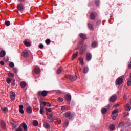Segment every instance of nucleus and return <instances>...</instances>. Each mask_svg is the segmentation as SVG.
<instances>
[{
    "instance_id": "nucleus-27",
    "label": "nucleus",
    "mask_w": 131,
    "mask_h": 131,
    "mask_svg": "<svg viewBox=\"0 0 131 131\" xmlns=\"http://www.w3.org/2000/svg\"><path fill=\"white\" fill-rule=\"evenodd\" d=\"M47 118L48 119L50 120V122H53L54 121V119L53 118V117L49 115L47 116Z\"/></svg>"
},
{
    "instance_id": "nucleus-16",
    "label": "nucleus",
    "mask_w": 131,
    "mask_h": 131,
    "mask_svg": "<svg viewBox=\"0 0 131 131\" xmlns=\"http://www.w3.org/2000/svg\"><path fill=\"white\" fill-rule=\"evenodd\" d=\"M34 72L36 74H39L40 72V68L39 67H36L35 68H34Z\"/></svg>"
},
{
    "instance_id": "nucleus-57",
    "label": "nucleus",
    "mask_w": 131,
    "mask_h": 131,
    "mask_svg": "<svg viewBox=\"0 0 131 131\" xmlns=\"http://www.w3.org/2000/svg\"><path fill=\"white\" fill-rule=\"evenodd\" d=\"M26 0H18V1L20 3H24L25 2Z\"/></svg>"
},
{
    "instance_id": "nucleus-3",
    "label": "nucleus",
    "mask_w": 131,
    "mask_h": 131,
    "mask_svg": "<svg viewBox=\"0 0 131 131\" xmlns=\"http://www.w3.org/2000/svg\"><path fill=\"white\" fill-rule=\"evenodd\" d=\"M112 117L113 120L116 119L117 117L118 116V110L115 109L112 111Z\"/></svg>"
},
{
    "instance_id": "nucleus-25",
    "label": "nucleus",
    "mask_w": 131,
    "mask_h": 131,
    "mask_svg": "<svg viewBox=\"0 0 131 131\" xmlns=\"http://www.w3.org/2000/svg\"><path fill=\"white\" fill-rule=\"evenodd\" d=\"M62 71V67H60L57 70V74L58 75H60Z\"/></svg>"
},
{
    "instance_id": "nucleus-48",
    "label": "nucleus",
    "mask_w": 131,
    "mask_h": 131,
    "mask_svg": "<svg viewBox=\"0 0 131 131\" xmlns=\"http://www.w3.org/2000/svg\"><path fill=\"white\" fill-rule=\"evenodd\" d=\"M11 124H12V126H14L16 124V122L15 121H14V120H12Z\"/></svg>"
},
{
    "instance_id": "nucleus-23",
    "label": "nucleus",
    "mask_w": 131,
    "mask_h": 131,
    "mask_svg": "<svg viewBox=\"0 0 131 131\" xmlns=\"http://www.w3.org/2000/svg\"><path fill=\"white\" fill-rule=\"evenodd\" d=\"M44 127L46 128V129H49L50 126L49 125V123H48L47 122H45L44 123Z\"/></svg>"
},
{
    "instance_id": "nucleus-12",
    "label": "nucleus",
    "mask_w": 131,
    "mask_h": 131,
    "mask_svg": "<svg viewBox=\"0 0 131 131\" xmlns=\"http://www.w3.org/2000/svg\"><path fill=\"white\" fill-rule=\"evenodd\" d=\"M92 59V54L88 53L86 54V60L88 61H90Z\"/></svg>"
},
{
    "instance_id": "nucleus-56",
    "label": "nucleus",
    "mask_w": 131,
    "mask_h": 131,
    "mask_svg": "<svg viewBox=\"0 0 131 131\" xmlns=\"http://www.w3.org/2000/svg\"><path fill=\"white\" fill-rule=\"evenodd\" d=\"M13 129H16V128H17V124H15L14 125H13Z\"/></svg>"
},
{
    "instance_id": "nucleus-9",
    "label": "nucleus",
    "mask_w": 131,
    "mask_h": 131,
    "mask_svg": "<svg viewBox=\"0 0 131 131\" xmlns=\"http://www.w3.org/2000/svg\"><path fill=\"white\" fill-rule=\"evenodd\" d=\"M0 124L2 126V128H3V129H6V124L5 121H4L3 120H1L0 121Z\"/></svg>"
},
{
    "instance_id": "nucleus-33",
    "label": "nucleus",
    "mask_w": 131,
    "mask_h": 131,
    "mask_svg": "<svg viewBox=\"0 0 131 131\" xmlns=\"http://www.w3.org/2000/svg\"><path fill=\"white\" fill-rule=\"evenodd\" d=\"M108 111V110L106 108H102L101 110V113L102 114H106Z\"/></svg>"
},
{
    "instance_id": "nucleus-55",
    "label": "nucleus",
    "mask_w": 131,
    "mask_h": 131,
    "mask_svg": "<svg viewBox=\"0 0 131 131\" xmlns=\"http://www.w3.org/2000/svg\"><path fill=\"white\" fill-rule=\"evenodd\" d=\"M58 101L59 102H63V99L61 98H58Z\"/></svg>"
},
{
    "instance_id": "nucleus-45",
    "label": "nucleus",
    "mask_w": 131,
    "mask_h": 131,
    "mask_svg": "<svg viewBox=\"0 0 131 131\" xmlns=\"http://www.w3.org/2000/svg\"><path fill=\"white\" fill-rule=\"evenodd\" d=\"M100 4V1L99 0H95V4L97 6H99Z\"/></svg>"
},
{
    "instance_id": "nucleus-62",
    "label": "nucleus",
    "mask_w": 131,
    "mask_h": 131,
    "mask_svg": "<svg viewBox=\"0 0 131 131\" xmlns=\"http://www.w3.org/2000/svg\"><path fill=\"white\" fill-rule=\"evenodd\" d=\"M129 115V113H127V114L125 115V116H128Z\"/></svg>"
},
{
    "instance_id": "nucleus-19",
    "label": "nucleus",
    "mask_w": 131,
    "mask_h": 131,
    "mask_svg": "<svg viewBox=\"0 0 131 131\" xmlns=\"http://www.w3.org/2000/svg\"><path fill=\"white\" fill-rule=\"evenodd\" d=\"M26 111L28 114H31L32 112V108L31 106H29L26 108Z\"/></svg>"
},
{
    "instance_id": "nucleus-26",
    "label": "nucleus",
    "mask_w": 131,
    "mask_h": 131,
    "mask_svg": "<svg viewBox=\"0 0 131 131\" xmlns=\"http://www.w3.org/2000/svg\"><path fill=\"white\" fill-rule=\"evenodd\" d=\"M98 46V43L96 41H94L92 43L91 46L93 48H96Z\"/></svg>"
},
{
    "instance_id": "nucleus-6",
    "label": "nucleus",
    "mask_w": 131,
    "mask_h": 131,
    "mask_svg": "<svg viewBox=\"0 0 131 131\" xmlns=\"http://www.w3.org/2000/svg\"><path fill=\"white\" fill-rule=\"evenodd\" d=\"M123 83V79L122 78H118L116 81V85L120 86Z\"/></svg>"
},
{
    "instance_id": "nucleus-40",
    "label": "nucleus",
    "mask_w": 131,
    "mask_h": 131,
    "mask_svg": "<svg viewBox=\"0 0 131 131\" xmlns=\"http://www.w3.org/2000/svg\"><path fill=\"white\" fill-rule=\"evenodd\" d=\"M46 43L47 45H49L51 43V40L49 39H47L46 40Z\"/></svg>"
},
{
    "instance_id": "nucleus-18",
    "label": "nucleus",
    "mask_w": 131,
    "mask_h": 131,
    "mask_svg": "<svg viewBox=\"0 0 131 131\" xmlns=\"http://www.w3.org/2000/svg\"><path fill=\"white\" fill-rule=\"evenodd\" d=\"M20 85L21 88L23 89H25L27 86V84L26 83V82H24V81L20 82Z\"/></svg>"
},
{
    "instance_id": "nucleus-46",
    "label": "nucleus",
    "mask_w": 131,
    "mask_h": 131,
    "mask_svg": "<svg viewBox=\"0 0 131 131\" xmlns=\"http://www.w3.org/2000/svg\"><path fill=\"white\" fill-rule=\"evenodd\" d=\"M9 66L11 68H13L14 66V62H11L10 63H9Z\"/></svg>"
},
{
    "instance_id": "nucleus-37",
    "label": "nucleus",
    "mask_w": 131,
    "mask_h": 131,
    "mask_svg": "<svg viewBox=\"0 0 131 131\" xmlns=\"http://www.w3.org/2000/svg\"><path fill=\"white\" fill-rule=\"evenodd\" d=\"M24 44L27 47H30V43L29 42L27 41H25Z\"/></svg>"
},
{
    "instance_id": "nucleus-36",
    "label": "nucleus",
    "mask_w": 131,
    "mask_h": 131,
    "mask_svg": "<svg viewBox=\"0 0 131 131\" xmlns=\"http://www.w3.org/2000/svg\"><path fill=\"white\" fill-rule=\"evenodd\" d=\"M69 110V108L67 106H62V108H61L62 111H64V110L68 111Z\"/></svg>"
},
{
    "instance_id": "nucleus-41",
    "label": "nucleus",
    "mask_w": 131,
    "mask_h": 131,
    "mask_svg": "<svg viewBox=\"0 0 131 131\" xmlns=\"http://www.w3.org/2000/svg\"><path fill=\"white\" fill-rule=\"evenodd\" d=\"M13 71L14 73H17V72H18V69H17V68H13Z\"/></svg>"
},
{
    "instance_id": "nucleus-1",
    "label": "nucleus",
    "mask_w": 131,
    "mask_h": 131,
    "mask_svg": "<svg viewBox=\"0 0 131 131\" xmlns=\"http://www.w3.org/2000/svg\"><path fill=\"white\" fill-rule=\"evenodd\" d=\"M87 49V45L84 44L83 40L80 41L78 46L75 48L76 50L79 49V53L80 55H82L85 52Z\"/></svg>"
},
{
    "instance_id": "nucleus-13",
    "label": "nucleus",
    "mask_w": 131,
    "mask_h": 131,
    "mask_svg": "<svg viewBox=\"0 0 131 131\" xmlns=\"http://www.w3.org/2000/svg\"><path fill=\"white\" fill-rule=\"evenodd\" d=\"M117 99V96L116 95H113L112 96L110 99H109V101L110 102H113L115 101H116V100Z\"/></svg>"
},
{
    "instance_id": "nucleus-10",
    "label": "nucleus",
    "mask_w": 131,
    "mask_h": 131,
    "mask_svg": "<svg viewBox=\"0 0 131 131\" xmlns=\"http://www.w3.org/2000/svg\"><path fill=\"white\" fill-rule=\"evenodd\" d=\"M10 98L12 101H14L15 100V97H16V94H15V93L13 92H10Z\"/></svg>"
},
{
    "instance_id": "nucleus-14",
    "label": "nucleus",
    "mask_w": 131,
    "mask_h": 131,
    "mask_svg": "<svg viewBox=\"0 0 131 131\" xmlns=\"http://www.w3.org/2000/svg\"><path fill=\"white\" fill-rule=\"evenodd\" d=\"M6 55V51H4V50H2L1 52H0V57L1 58H3Z\"/></svg>"
},
{
    "instance_id": "nucleus-64",
    "label": "nucleus",
    "mask_w": 131,
    "mask_h": 131,
    "mask_svg": "<svg viewBox=\"0 0 131 131\" xmlns=\"http://www.w3.org/2000/svg\"><path fill=\"white\" fill-rule=\"evenodd\" d=\"M128 125L129 126H131V123H128Z\"/></svg>"
},
{
    "instance_id": "nucleus-63",
    "label": "nucleus",
    "mask_w": 131,
    "mask_h": 131,
    "mask_svg": "<svg viewBox=\"0 0 131 131\" xmlns=\"http://www.w3.org/2000/svg\"><path fill=\"white\" fill-rule=\"evenodd\" d=\"M57 93H59V94H61L62 93L61 91H59Z\"/></svg>"
},
{
    "instance_id": "nucleus-35",
    "label": "nucleus",
    "mask_w": 131,
    "mask_h": 131,
    "mask_svg": "<svg viewBox=\"0 0 131 131\" xmlns=\"http://www.w3.org/2000/svg\"><path fill=\"white\" fill-rule=\"evenodd\" d=\"M33 124L34 126H37L38 125V122L37 121L34 120V121L33 122Z\"/></svg>"
},
{
    "instance_id": "nucleus-22",
    "label": "nucleus",
    "mask_w": 131,
    "mask_h": 131,
    "mask_svg": "<svg viewBox=\"0 0 131 131\" xmlns=\"http://www.w3.org/2000/svg\"><path fill=\"white\" fill-rule=\"evenodd\" d=\"M95 18H96V16L95 15V13L93 12L91 13L90 14L91 20H95Z\"/></svg>"
},
{
    "instance_id": "nucleus-39",
    "label": "nucleus",
    "mask_w": 131,
    "mask_h": 131,
    "mask_svg": "<svg viewBox=\"0 0 131 131\" xmlns=\"http://www.w3.org/2000/svg\"><path fill=\"white\" fill-rule=\"evenodd\" d=\"M6 81L8 84H10V83H11V82L12 81V79H10V78H9L8 79H7Z\"/></svg>"
},
{
    "instance_id": "nucleus-11",
    "label": "nucleus",
    "mask_w": 131,
    "mask_h": 131,
    "mask_svg": "<svg viewBox=\"0 0 131 131\" xmlns=\"http://www.w3.org/2000/svg\"><path fill=\"white\" fill-rule=\"evenodd\" d=\"M79 37L82 40H86L87 39L86 35L84 33H80Z\"/></svg>"
},
{
    "instance_id": "nucleus-5",
    "label": "nucleus",
    "mask_w": 131,
    "mask_h": 131,
    "mask_svg": "<svg viewBox=\"0 0 131 131\" xmlns=\"http://www.w3.org/2000/svg\"><path fill=\"white\" fill-rule=\"evenodd\" d=\"M48 91H43L42 92L41 91H39L38 93H37V95L38 96H43V97H45L46 96H47L48 95Z\"/></svg>"
},
{
    "instance_id": "nucleus-21",
    "label": "nucleus",
    "mask_w": 131,
    "mask_h": 131,
    "mask_svg": "<svg viewBox=\"0 0 131 131\" xmlns=\"http://www.w3.org/2000/svg\"><path fill=\"white\" fill-rule=\"evenodd\" d=\"M64 97H66V100H67L68 102H69L71 100V96H70V95L68 94V95H66V96Z\"/></svg>"
},
{
    "instance_id": "nucleus-2",
    "label": "nucleus",
    "mask_w": 131,
    "mask_h": 131,
    "mask_svg": "<svg viewBox=\"0 0 131 131\" xmlns=\"http://www.w3.org/2000/svg\"><path fill=\"white\" fill-rule=\"evenodd\" d=\"M63 116L67 118H69V119L71 120L75 117V114L70 112H68L64 113Z\"/></svg>"
},
{
    "instance_id": "nucleus-30",
    "label": "nucleus",
    "mask_w": 131,
    "mask_h": 131,
    "mask_svg": "<svg viewBox=\"0 0 131 131\" xmlns=\"http://www.w3.org/2000/svg\"><path fill=\"white\" fill-rule=\"evenodd\" d=\"M89 68L86 67H84L83 69V73L86 74L88 72Z\"/></svg>"
},
{
    "instance_id": "nucleus-24",
    "label": "nucleus",
    "mask_w": 131,
    "mask_h": 131,
    "mask_svg": "<svg viewBox=\"0 0 131 131\" xmlns=\"http://www.w3.org/2000/svg\"><path fill=\"white\" fill-rule=\"evenodd\" d=\"M109 128L110 130H114L115 129V125L114 124H112L110 125Z\"/></svg>"
},
{
    "instance_id": "nucleus-17",
    "label": "nucleus",
    "mask_w": 131,
    "mask_h": 131,
    "mask_svg": "<svg viewBox=\"0 0 131 131\" xmlns=\"http://www.w3.org/2000/svg\"><path fill=\"white\" fill-rule=\"evenodd\" d=\"M21 56L25 58L28 57L29 56L28 52L27 51H23Z\"/></svg>"
},
{
    "instance_id": "nucleus-61",
    "label": "nucleus",
    "mask_w": 131,
    "mask_h": 131,
    "mask_svg": "<svg viewBox=\"0 0 131 131\" xmlns=\"http://www.w3.org/2000/svg\"><path fill=\"white\" fill-rule=\"evenodd\" d=\"M119 105V104H116V105H114V107H118Z\"/></svg>"
},
{
    "instance_id": "nucleus-47",
    "label": "nucleus",
    "mask_w": 131,
    "mask_h": 131,
    "mask_svg": "<svg viewBox=\"0 0 131 131\" xmlns=\"http://www.w3.org/2000/svg\"><path fill=\"white\" fill-rule=\"evenodd\" d=\"M15 81H16L15 80H12V81H11V85L12 86H15Z\"/></svg>"
},
{
    "instance_id": "nucleus-42",
    "label": "nucleus",
    "mask_w": 131,
    "mask_h": 131,
    "mask_svg": "<svg viewBox=\"0 0 131 131\" xmlns=\"http://www.w3.org/2000/svg\"><path fill=\"white\" fill-rule=\"evenodd\" d=\"M5 25H6V26H10V21H5Z\"/></svg>"
},
{
    "instance_id": "nucleus-59",
    "label": "nucleus",
    "mask_w": 131,
    "mask_h": 131,
    "mask_svg": "<svg viewBox=\"0 0 131 131\" xmlns=\"http://www.w3.org/2000/svg\"><path fill=\"white\" fill-rule=\"evenodd\" d=\"M47 104H48L47 106H48V107H51V105L49 102H48Z\"/></svg>"
},
{
    "instance_id": "nucleus-52",
    "label": "nucleus",
    "mask_w": 131,
    "mask_h": 131,
    "mask_svg": "<svg viewBox=\"0 0 131 131\" xmlns=\"http://www.w3.org/2000/svg\"><path fill=\"white\" fill-rule=\"evenodd\" d=\"M0 64L1 66H4L5 65V62L4 61H3V60L1 61H0Z\"/></svg>"
},
{
    "instance_id": "nucleus-7",
    "label": "nucleus",
    "mask_w": 131,
    "mask_h": 131,
    "mask_svg": "<svg viewBox=\"0 0 131 131\" xmlns=\"http://www.w3.org/2000/svg\"><path fill=\"white\" fill-rule=\"evenodd\" d=\"M17 9L19 11H24V10H25L24 6L23 5V4L21 3H20L19 4H18L17 5Z\"/></svg>"
},
{
    "instance_id": "nucleus-8",
    "label": "nucleus",
    "mask_w": 131,
    "mask_h": 131,
    "mask_svg": "<svg viewBox=\"0 0 131 131\" xmlns=\"http://www.w3.org/2000/svg\"><path fill=\"white\" fill-rule=\"evenodd\" d=\"M68 78H69L71 81H75L77 78V77L76 76H72V75H70L68 76Z\"/></svg>"
},
{
    "instance_id": "nucleus-4",
    "label": "nucleus",
    "mask_w": 131,
    "mask_h": 131,
    "mask_svg": "<svg viewBox=\"0 0 131 131\" xmlns=\"http://www.w3.org/2000/svg\"><path fill=\"white\" fill-rule=\"evenodd\" d=\"M21 126L24 128V131H27V125L26 123H23L19 127L16 129V131H23Z\"/></svg>"
},
{
    "instance_id": "nucleus-31",
    "label": "nucleus",
    "mask_w": 131,
    "mask_h": 131,
    "mask_svg": "<svg viewBox=\"0 0 131 131\" xmlns=\"http://www.w3.org/2000/svg\"><path fill=\"white\" fill-rule=\"evenodd\" d=\"M125 107L126 111H130L131 107L129 104H126Z\"/></svg>"
},
{
    "instance_id": "nucleus-32",
    "label": "nucleus",
    "mask_w": 131,
    "mask_h": 131,
    "mask_svg": "<svg viewBox=\"0 0 131 131\" xmlns=\"http://www.w3.org/2000/svg\"><path fill=\"white\" fill-rule=\"evenodd\" d=\"M79 60L80 61V63L81 64V66L84 65V61L83 59L81 57L79 58Z\"/></svg>"
},
{
    "instance_id": "nucleus-29",
    "label": "nucleus",
    "mask_w": 131,
    "mask_h": 131,
    "mask_svg": "<svg viewBox=\"0 0 131 131\" xmlns=\"http://www.w3.org/2000/svg\"><path fill=\"white\" fill-rule=\"evenodd\" d=\"M45 108L43 106H40V113L41 114V115H43L44 113H45Z\"/></svg>"
},
{
    "instance_id": "nucleus-15",
    "label": "nucleus",
    "mask_w": 131,
    "mask_h": 131,
    "mask_svg": "<svg viewBox=\"0 0 131 131\" xmlns=\"http://www.w3.org/2000/svg\"><path fill=\"white\" fill-rule=\"evenodd\" d=\"M88 26L89 29L91 30V31H93L94 30V28L93 26L92 23H88Z\"/></svg>"
},
{
    "instance_id": "nucleus-44",
    "label": "nucleus",
    "mask_w": 131,
    "mask_h": 131,
    "mask_svg": "<svg viewBox=\"0 0 131 131\" xmlns=\"http://www.w3.org/2000/svg\"><path fill=\"white\" fill-rule=\"evenodd\" d=\"M47 103L46 102H40V106H42V104H43L45 106H46Z\"/></svg>"
},
{
    "instance_id": "nucleus-38",
    "label": "nucleus",
    "mask_w": 131,
    "mask_h": 131,
    "mask_svg": "<svg viewBox=\"0 0 131 131\" xmlns=\"http://www.w3.org/2000/svg\"><path fill=\"white\" fill-rule=\"evenodd\" d=\"M8 76L9 77L13 78L14 77V74H12V73H8Z\"/></svg>"
},
{
    "instance_id": "nucleus-28",
    "label": "nucleus",
    "mask_w": 131,
    "mask_h": 131,
    "mask_svg": "<svg viewBox=\"0 0 131 131\" xmlns=\"http://www.w3.org/2000/svg\"><path fill=\"white\" fill-rule=\"evenodd\" d=\"M19 112L21 114L24 113V111L23 110V105H19Z\"/></svg>"
},
{
    "instance_id": "nucleus-54",
    "label": "nucleus",
    "mask_w": 131,
    "mask_h": 131,
    "mask_svg": "<svg viewBox=\"0 0 131 131\" xmlns=\"http://www.w3.org/2000/svg\"><path fill=\"white\" fill-rule=\"evenodd\" d=\"M96 23L97 25H100L101 21L100 20H98Z\"/></svg>"
},
{
    "instance_id": "nucleus-20",
    "label": "nucleus",
    "mask_w": 131,
    "mask_h": 131,
    "mask_svg": "<svg viewBox=\"0 0 131 131\" xmlns=\"http://www.w3.org/2000/svg\"><path fill=\"white\" fill-rule=\"evenodd\" d=\"M78 55V52L77 51L75 53L73 54L72 56V60H74Z\"/></svg>"
},
{
    "instance_id": "nucleus-50",
    "label": "nucleus",
    "mask_w": 131,
    "mask_h": 131,
    "mask_svg": "<svg viewBox=\"0 0 131 131\" xmlns=\"http://www.w3.org/2000/svg\"><path fill=\"white\" fill-rule=\"evenodd\" d=\"M3 112H5V113H6L8 112V108L7 107H5L4 109H3Z\"/></svg>"
},
{
    "instance_id": "nucleus-51",
    "label": "nucleus",
    "mask_w": 131,
    "mask_h": 131,
    "mask_svg": "<svg viewBox=\"0 0 131 131\" xmlns=\"http://www.w3.org/2000/svg\"><path fill=\"white\" fill-rule=\"evenodd\" d=\"M46 110L50 113L52 112V110L51 108H46Z\"/></svg>"
},
{
    "instance_id": "nucleus-60",
    "label": "nucleus",
    "mask_w": 131,
    "mask_h": 131,
    "mask_svg": "<svg viewBox=\"0 0 131 131\" xmlns=\"http://www.w3.org/2000/svg\"><path fill=\"white\" fill-rule=\"evenodd\" d=\"M58 123L59 124H60V123H61V121L60 120H58Z\"/></svg>"
},
{
    "instance_id": "nucleus-49",
    "label": "nucleus",
    "mask_w": 131,
    "mask_h": 131,
    "mask_svg": "<svg viewBox=\"0 0 131 131\" xmlns=\"http://www.w3.org/2000/svg\"><path fill=\"white\" fill-rule=\"evenodd\" d=\"M39 47L40 49H43V48H44V46H43V44L40 43V44L39 45Z\"/></svg>"
},
{
    "instance_id": "nucleus-34",
    "label": "nucleus",
    "mask_w": 131,
    "mask_h": 131,
    "mask_svg": "<svg viewBox=\"0 0 131 131\" xmlns=\"http://www.w3.org/2000/svg\"><path fill=\"white\" fill-rule=\"evenodd\" d=\"M124 126V123L121 122L119 123L118 127H123Z\"/></svg>"
},
{
    "instance_id": "nucleus-43",
    "label": "nucleus",
    "mask_w": 131,
    "mask_h": 131,
    "mask_svg": "<svg viewBox=\"0 0 131 131\" xmlns=\"http://www.w3.org/2000/svg\"><path fill=\"white\" fill-rule=\"evenodd\" d=\"M128 86H131V79H129L127 81Z\"/></svg>"
},
{
    "instance_id": "nucleus-58",
    "label": "nucleus",
    "mask_w": 131,
    "mask_h": 131,
    "mask_svg": "<svg viewBox=\"0 0 131 131\" xmlns=\"http://www.w3.org/2000/svg\"><path fill=\"white\" fill-rule=\"evenodd\" d=\"M128 68L131 69V62H129Z\"/></svg>"
},
{
    "instance_id": "nucleus-53",
    "label": "nucleus",
    "mask_w": 131,
    "mask_h": 131,
    "mask_svg": "<svg viewBox=\"0 0 131 131\" xmlns=\"http://www.w3.org/2000/svg\"><path fill=\"white\" fill-rule=\"evenodd\" d=\"M69 123V122L67 121L64 122V125H66V126H68Z\"/></svg>"
}]
</instances>
